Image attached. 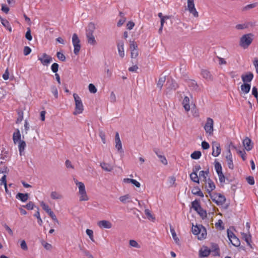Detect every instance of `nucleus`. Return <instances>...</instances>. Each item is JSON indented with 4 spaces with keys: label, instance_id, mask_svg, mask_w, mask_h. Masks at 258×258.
<instances>
[{
    "label": "nucleus",
    "instance_id": "1",
    "mask_svg": "<svg viewBox=\"0 0 258 258\" xmlns=\"http://www.w3.org/2000/svg\"><path fill=\"white\" fill-rule=\"evenodd\" d=\"M254 35L252 33H247L242 36L240 38L239 45L243 49L247 48L253 40Z\"/></svg>",
    "mask_w": 258,
    "mask_h": 258
},
{
    "label": "nucleus",
    "instance_id": "2",
    "mask_svg": "<svg viewBox=\"0 0 258 258\" xmlns=\"http://www.w3.org/2000/svg\"><path fill=\"white\" fill-rule=\"evenodd\" d=\"M191 231L194 235L198 236V238L199 240L204 239L206 237V229L202 225L196 226L192 225Z\"/></svg>",
    "mask_w": 258,
    "mask_h": 258
},
{
    "label": "nucleus",
    "instance_id": "3",
    "mask_svg": "<svg viewBox=\"0 0 258 258\" xmlns=\"http://www.w3.org/2000/svg\"><path fill=\"white\" fill-rule=\"evenodd\" d=\"M73 96L75 101V111L74 112L73 114L74 115H77L82 113L84 110V106L81 98L77 94L74 93Z\"/></svg>",
    "mask_w": 258,
    "mask_h": 258
},
{
    "label": "nucleus",
    "instance_id": "4",
    "mask_svg": "<svg viewBox=\"0 0 258 258\" xmlns=\"http://www.w3.org/2000/svg\"><path fill=\"white\" fill-rule=\"evenodd\" d=\"M212 200L217 205H222L226 201L225 196L220 193H215L214 195L210 194Z\"/></svg>",
    "mask_w": 258,
    "mask_h": 258
},
{
    "label": "nucleus",
    "instance_id": "5",
    "mask_svg": "<svg viewBox=\"0 0 258 258\" xmlns=\"http://www.w3.org/2000/svg\"><path fill=\"white\" fill-rule=\"evenodd\" d=\"M204 130L207 134L209 136H212L214 131V121L212 118L208 117L206 122L204 126Z\"/></svg>",
    "mask_w": 258,
    "mask_h": 258
},
{
    "label": "nucleus",
    "instance_id": "6",
    "mask_svg": "<svg viewBox=\"0 0 258 258\" xmlns=\"http://www.w3.org/2000/svg\"><path fill=\"white\" fill-rule=\"evenodd\" d=\"M72 42L74 47V52L76 55H77L80 50L81 44L80 40L76 33L73 35Z\"/></svg>",
    "mask_w": 258,
    "mask_h": 258
},
{
    "label": "nucleus",
    "instance_id": "7",
    "mask_svg": "<svg viewBox=\"0 0 258 258\" xmlns=\"http://www.w3.org/2000/svg\"><path fill=\"white\" fill-rule=\"evenodd\" d=\"M187 8L189 13L192 14L194 17H198L199 14L195 7L194 0H187Z\"/></svg>",
    "mask_w": 258,
    "mask_h": 258
},
{
    "label": "nucleus",
    "instance_id": "8",
    "mask_svg": "<svg viewBox=\"0 0 258 258\" xmlns=\"http://www.w3.org/2000/svg\"><path fill=\"white\" fill-rule=\"evenodd\" d=\"M212 149L213 152L212 153V155L214 157L218 156L221 152V149L220 148V145L219 143L216 142H214L212 143Z\"/></svg>",
    "mask_w": 258,
    "mask_h": 258
},
{
    "label": "nucleus",
    "instance_id": "9",
    "mask_svg": "<svg viewBox=\"0 0 258 258\" xmlns=\"http://www.w3.org/2000/svg\"><path fill=\"white\" fill-rule=\"evenodd\" d=\"M42 56V57H38V60H40L44 66H47L48 64L50 63L52 60L51 56L47 55L46 53H43Z\"/></svg>",
    "mask_w": 258,
    "mask_h": 258
},
{
    "label": "nucleus",
    "instance_id": "10",
    "mask_svg": "<svg viewBox=\"0 0 258 258\" xmlns=\"http://www.w3.org/2000/svg\"><path fill=\"white\" fill-rule=\"evenodd\" d=\"M241 77L243 83H249L252 80L253 74L252 72H248L244 74H242Z\"/></svg>",
    "mask_w": 258,
    "mask_h": 258
},
{
    "label": "nucleus",
    "instance_id": "11",
    "mask_svg": "<svg viewBox=\"0 0 258 258\" xmlns=\"http://www.w3.org/2000/svg\"><path fill=\"white\" fill-rule=\"evenodd\" d=\"M115 148L117 151L120 153H123V151L122 148V144L121 140L119 138V135L118 132L115 133Z\"/></svg>",
    "mask_w": 258,
    "mask_h": 258
},
{
    "label": "nucleus",
    "instance_id": "12",
    "mask_svg": "<svg viewBox=\"0 0 258 258\" xmlns=\"http://www.w3.org/2000/svg\"><path fill=\"white\" fill-rule=\"evenodd\" d=\"M211 250L207 246H203L199 250V256L200 257H207L209 255Z\"/></svg>",
    "mask_w": 258,
    "mask_h": 258
},
{
    "label": "nucleus",
    "instance_id": "13",
    "mask_svg": "<svg viewBox=\"0 0 258 258\" xmlns=\"http://www.w3.org/2000/svg\"><path fill=\"white\" fill-rule=\"evenodd\" d=\"M243 145L247 151L251 150L253 148V143L248 137H246L242 141Z\"/></svg>",
    "mask_w": 258,
    "mask_h": 258
},
{
    "label": "nucleus",
    "instance_id": "14",
    "mask_svg": "<svg viewBox=\"0 0 258 258\" xmlns=\"http://www.w3.org/2000/svg\"><path fill=\"white\" fill-rule=\"evenodd\" d=\"M227 155L226 156V159L227 162L228 167L230 169H233L234 164L233 163L232 155L231 153L230 150L228 149L227 151Z\"/></svg>",
    "mask_w": 258,
    "mask_h": 258
},
{
    "label": "nucleus",
    "instance_id": "15",
    "mask_svg": "<svg viewBox=\"0 0 258 258\" xmlns=\"http://www.w3.org/2000/svg\"><path fill=\"white\" fill-rule=\"evenodd\" d=\"M117 49L119 56L123 58L124 56V42L123 41H119L117 43Z\"/></svg>",
    "mask_w": 258,
    "mask_h": 258
},
{
    "label": "nucleus",
    "instance_id": "16",
    "mask_svg": "<svg viewBox=\"0 0 258 258\" xmlns=\"http://www.w3.org/2000/svg\"><path fill=\"white\" fill-rule=\"evenodd\" d=\"M187 83L188 86V87L192 90H195V91H199V87L198 85L197 82L192 79H189L187 81Z\"/></svg>",
    "mask_w": 258,
    "mask_h": 258
},
{
    "label": "nucleus",
    "instance_id": "17",
    "mask_svg": "<svg viewBox=\"0 0 258 258\" xmlns=\"http://www.w3.org/2000/svg\"><path fill=\"white\" fill-rule=\"evenodd\" d=\"M202 77L208 81H212L213 77L211 73L207 70H202L201 71Z\"/></svg>",
    "mask_w": 258,
    "mask_h": 258
},
{
    "label": "nucleus",
    "instance_id": "18",
    "mask_svg": "<svg viewBox=\"0 0 258 258\" xmlns=\"http://www.w3.org/2000/svg\"><path fill=\"white\" fill-rule=\"evenodd\" d=\"M98 225L100 228H107V229L111 228L112 227L111 223L109 221H106V220H102V221H99L98 222Z\"/></svg>",
    "mask_w": 258,
    "mask_h": 258
},
{
    "label": "nucleus",
    "instance_id": "19",
    "mask_svg": "<svg viewBox=\"0 0 258 258\" xmlns=\"http://www.w3.org/2000/svg\"><path fill=\"white\" fill-rule=\"evenodd\" d=\"M29 196V194L28 193L23 194L18 192L16 196V198L20 200L22 202H25L28 200Z\"/></svg>",
    "mask_w": 258,
    "mask_h": 258
},
{
    "label": "nucleus",
    "instance_id": "20",
    "mask_svg": "<svg viewBox=\"0 0 258 258\" xmlns=\"http://www.w3.org/2000/svg\"><path fill=\"white\" fill-rule=\"evenodd\" d=\"M95 30V24L92 22L89 23L87 27L86 28V35L93 34Z\"/></svg>",
    "mask_w": 258,
    "mask_h": 258
},
{
    "label": "nucleus",
    "instance_id": "21",
    "mask_svg": "<svg viewBox=\"0 0 258 258\" xmlns=\"http://www.w3.org/2000/svg\"><path fill=\"white\" fill-rule=\"evenodd\" d=\"M248 233V234L245 233H241L242 238L245 241L247 245L252 248V246L250 244L251 242V236L249 232Z\"/></svg>",
    "mask_w": 258,
    "mask_h": 258
},
{
    "label": "nucleus",
    "instance_id": "22",
    "mask_svg": "<svg viewBox=\"0 0 258 258\" xmlns=\"http://www.w3.org/2000/svg\"><path fill=\"white\" fill-rule=\"evenodd\" d=\"M13 140L15 144H16L18 142L21 141V134L18 128H17L16 130V132L14 133L13 135Z\"/></svg>",
    "mask_w": 258,
    "mask_h": 258
},
{
    "label": "nucleus",
    "instance_id": "23",
    "mask_svg": "<svg viewBox=\"0 0 258 258\" xmlns=\"http://www.w3.org/2000/svg\"><path fill=\"white\" fill-rule=\"evenodd\" d=\"M74 181L76 184L78 186L80 194L86 191L85 186L83 182H79L77 180H75V179Z\"/></svg>",
    "mask_w": 258,
    "mask_h": 258
},
{
    "label": "nucleus",
    "instance_id": "24",
    "mask_svg": "<svg viewBox=\"0 0 258 258\" xmlns=\"http://www.w3.org/2000/svg\"><path fill=\"white\" fill-rule=\"evenodd\" d=\"M182 104L186 111H188L190 110L189 99L187 96L184 97L182 101Z\"/></svg>",
    "mask_w": 258,
    "mask_h": 258
},
{
    "label": "nucleus",
    "instance_id": "25",
    "mask_svg": "<svg viewBox=\"0 0 258 258\" xmlns=\"http://www.w3.org/2000/svg\"><path fill=\"white\" fill-rule=\"evenodd\" d=\"M241 90L245 94H247L251 88L250 84L249 83H243L241 85Z\"/></svg>",
    "mask_w": 258,
    "mask_h": 258
},
{
    "label": "nucleus",
    "instance_id": "26",
    "mask_svg": "<svg viewBox=\"0 0 258 258\" xmlns=\"http://www.w3.org/2000/svg\"><path fill=\"white\" fill-rule=\"evenodd\" d=\"M207 182L208 183V186L210 188L207 189V191L208 192V193L211 194L210 192L215 188L216 186L214 182L212 180L211 178H208L207 179Z\"/></svg>",
    "mask_w": 258,
    "mask_h": 258
},
{
    "label": "nucleus",
    "instance_id": "27",
    "mask_svg": "<svg viewBox=\"0 0 258 258\" xmlns=\"http://www.w3.org/2000/svg\"><path fill=\"white\" fill-rule=\"evenodd\" d=\"M0 20L2 24V25L6 27L7 29L9 30V31H12V28L10 26L9 22L6 20L3 19L1 16H0Z\"/></svg>",
    "mask_w": 258,
    "mask_h": 258
},
{
    "label": "nucleus",
    "instance_id": "28",
    "mask_svg": "<svg viewBox=\"0 0 258 258\" xmlns=\"http://www.w3.org/2000/svg\"><path fill=\"white\" fill-rule=\"evenodd\" d=\"M209 174V168H208L206 170H202L200 171L199 176L200 177H203L204 178L203 181L206 182L207 180V176H208Z\"/></svg>",
    "mask_w": 258,
    "mask_h": 258
},
{
    "label": "nucleus",
    "instance_id": "29",
    "mask_svg": "<svg viewBox=\"0 0 258 258\" xmlns=\"http://www.w3.org/2000/svg\"><path fill=\"white\" fill-rule=\"evenodd\" d=\"M100 166L105 171H111L112 170V167L108 163L102 162L100 163Z\"/></svg>",
    "mask_w": 258,
    "mask_h": 258
},
{
    "label": "nucleus",
    "instance_id": "30",
    "mask_svg": "<svg viewBox=\"0 0 258 258\" xmlns=\"http://www.w3.org/2000/svg\"><path fill=\"white\" fill-rule=\"evenodd\" d=\"M191 192L193 195H197L201 197H204L203 193L202 192L200 188L198 186L195 187L194 188L191 190Z\"/></svg>",
    "mask_w": 258,
    "mask_h": 258
},
{
    "label": "nucleus",
    "instance_id": "31",
    "mask_svg": "<svg viewBox=\"0 0 258 258\" xmlns=\"http://www.w3.org/2000/svg\"><path fill=\"white\" fill-rule=\"evenodd\" d=\"M50 197L53 200H60L62 198V196L56 191H52L50 194Z\"/></svg>",
    "mask_w": 258,
    "mask_h": 258
},
{
    "label": "nucleus",
    "instance_id": "32",
    "mask_svg": "<svg viewBox=\"0 0 258 258\" xmlns=\"http://www.w3.org/2000/svg\"><path fill=\"white\" fill-rule=\"evenodd\" d=\"M201 205L200 202L198 200H195L191 202V208L196 211H198V210L201 208Z\"/></svg>",
    "mask_w": 258,
    "mask_h": 258
},
{
    "label": "nucleus",
    "instance_id": "33",
    "mask_svg": "<svg viewBox=\"0 0 258 258\" xmlns=\"http://www.w3.org/2000/svg\"><path fill=\"white\" fill-rule=\"evenodd\" d=\"M79 247L80 251L83 252L84 255H86L88 258H94L92 255L90 253L89 251L82 247L80 244H79Z\"/></svg>",
    "mask_w": 258,
    "mask_h": 258
},
{
    "label": "nucleus",
    "instance_id": "34",
    "mask_svg": "<svg viewBox=\"0 0 258 258\" xmlns=\"http://www.w3.org/2000/svg\"><path fill=\"white\" fill-rule=\"evenodd\" d=\"M26 146V144L24 141L22 140V141H20L19 142L18 148H19V151L20 155H22V153L25 150Z\"/></svg>",
    "mask_w": 258,
    "mask_h": 258
},
{
    "label": "nucleus",
    "instance_id": "35",
    "mask_svg": "<svg viewBox=\"0 0 258 258\" xmlns=\"http://www.w3.org/2000/svg\"><path fill=\"white\" fill-rule=\"evenodd\" d=\"M232 147L237 151V154H238L239 155H240L243 161H245L246 160V156H245L246 153L244 151H241L239 150H237L236 147H235L234 145H232Z\"/></svg>",
    "mask_w": 258,
    "mask_h": 258
},
{
    "label": "nucleus",
    "instance_id": "36",
    "mask_svg": "<svg viewBox=\"0 0 258 258\" xmlns=\"http://www.w3.org/2000/svg\"><path fill=\"white\" fill-rule=\"evenodd\" d=\"M87 38L88 42L93 45H94L96 44V41L95 40V37L93 34L86 35Z\"/></svg>",
    "mask_w": 258,
    "mask_h": 258
},
{
    "label": "nucleus",
    "instance_id": "37",
    "mask_svg": "<svg viewBox=\"0 0 258 258\" xmlns=\"http://www.w3.org/2000/svg\"><path fill=\"white\" fill-rule=\"evenodd\" d=\"M202 156V153L200 151H195L191 153L190 157L192 159H199Z\"/></svg>",
    "mask_w": 258,
    "mask_h": 258
},
{
    "label": "nucleus",
    "instance_id": "38",
    "mask_svg": "<svg viewBox=\"0 0 258 258\" xmlns=\"http://www.w3.org/2000/svg\"><path fill=\"white\" fill-rule=\"evenodd\" d=\"M198 214L200 216V217L203 219H205L207 217V212L206 210H204L201 207V208L198 210V211H196Z\"/></svg>",
    "mask_w": 258,
    "mask_h": 258
},
{
    "label": "nucleus",
    "instance_id": "39",
    "mask_svg": "<svg viewBox=\"0 0 258 258\" xmlns=\"http://www.w3.org/2000/svg\"><path fill=\"white\" fill-rule=\"evenodd\" d=\"M190 179L194 182L199 183V178L198 176L197 173L192 172L190 174Z\"/></svg>",
    "mask_w": 258,
    "mask_h": 258
},
{
    "label": "nucleus",
    "instance_id": "40",
    "mask_svg": "<svg viewBox=\"0 0 258 258\" xmlns=\"http://www.w3.org/2000/svg\"><path fill=\"white\" fill-rule=\"evenodd\" d=\"M37 211L34 214V216L37 218V222H38V224L40 226H41L42 224L43 221H42V219L40 217V213H39V208L38 207H37Z\"/></svg>",
    "mask_w": 258,
    "mask_h": 258
},
{
    "label": "nucleus",
    "instance_id": "41",
    "mask_svg": "<svg viewBox=\"0 0 258 258\" xmlns=\"http://www.w3.org/2000/svg\"><path fill=\"white\" fill-rule=\"evenodd\" d=\"M230 242L232 243V244L233 246H234L235 247H238L240 244V242L239 239L236 236L233 237L232 238L231 241H230Z\"/></svg>",
    "mask_w": 258,
    "mask_h": 258
},
{
    "label": "nucleus",
    "instance_id": "42",
    "mask_svg": "<svg viewBox=\"0 0 258 258\" xmlns=\"http://www.w3.org/2000/svg\"><path fill=\"white\" fill-rule=\"evenodd\" d=\"M215 169L217 174L222 172V168L219 162L215 161Z\"/></svg>",
    "mask_w": 258,
    "mask_h": 258
},
{
    "label": "nucleus",
    "instance_id": "43",
    "mask_svg": "<svg viewBox=\"0 0 258 258\" xmlns=\"http://www.w3.org/2000/svg\"><path fill=\"white\" fill-rule=\"evenodd\" d=\"M165 80H166V78L165 76L160 77V78L158 81L157 86V87L160 88V90L162 89L163 84L164 83Z\"/></svg>",
    "mask_w": 258,
    "mask_h": 258
},
{
    "label": "nucleus",
    "instance_id": "44",
    "mask_svg": "<svg viewBox=\"0 0 258 258\" xmlns=\"http://www.w3.org/2000/svg\"><path fill=\"white\" fill-rule=\"evenodd\" d=\"M145 214L146 215V216H147V217L148 219L149 220H151V221H155V217H154V216L152 215V214H151V213L149 209H146V210H145Z\"/></svg>",
    "mask_w": 258,
    "mask_h": 258
},
{
    "label": "nucleus",
    "instance_id": "45",
    "mask_svg": "<svg viewBox=\"0 0 258 258\" xmlns=\"http://www.w3.org/2000/svg\"><path fill=\"white\" fill-rule=\"evenodd\" d=\"M130 199V196L129 195H125L123 196L119 197V200L123 204L129 202L128 200Z\"/></svg>",
    "mask_w": 258,
    "mask_h": 258
},
{
    "label": "nucleus",
    "instance_id": "46",
    "mask_svg": "<svg viewBox=\"0 0 258 258\" xmlns=\"http://www.w3.org/2000/svg\"><path fill=\"white\" fill-rule=\"evenodd\" d=\"M47 214L54 222H55L58 224H59V222L58 220H57L55 215L54 214V212L51 210L50 211H49L47 213Z\"/></svg>",
    "mask_w": 258,
    "mask_h": 258
},
{
    "label": "nucleus",
    "instance_id": "47",
    "mask_svg": "<svg viewBox=\"0 0 258 258\" xmlns=\"http://www.w3.org/2000/svg\"><path fill=\"white\" fill-rule=\"evenodd\" d=\"M23 208H26L28 210H33V208L35 207V205L34 203H33L31 201H30L28 204H27L26 205L22 206Z\"/></svg>",
    "mask_w": 258,
    "mask_h": 258
},
{
    "label": "nucleus",
    "instance_id": "48",
    "mask_svg": "<svg viewBox=\"0 0 258 258\" xmlns=\"http://www.w3.org/2000/svg\"><path fill=\"white\" fill-rule=\"evenodd\" d=\"M170 232L171 233L172 237H173V239L175 240V242L176 243H178V242L179 241V239L177 237L174 229L173 228H172L171 227H170Z\"/></svg>",
    "mask_w": 258,
    "mask_h": 258
},
{
    "label": "nucleus",
    "instance_id": "49",
    "mask_svg": "<svg viewBox=\"0 0 258 258\" xmlns=\"http://www.w3.org/2000/svg\"><path fill=\"white\" fill-rule=\"evenodd\" d=\"M42 209L47 213L49 211L51 210V209L49 208L48 205H46L43 201H42L40 203Z\"/></svg>",
    "mask_w": 258,
    "mask_h": 258
},
{
    "label": "nucleus",
    "instance_id": "50",
    "mask_svg": "<svg viewBox=\"0 0 258 258\" xmlns=\"http://www.w3.org/2000/svg\"><path fill=\"white\" fill-rule=\"evenodd\" d=\"M59 65L58 63L54 62L51 66V70L53 73L56 74L58 70Z\"/></svg>",
    "mask_w": 258,
    "mask_h": 258
},
{
    "label": "nucleus",
    "instance_id": "51",
    "mask_svg": "<svg viewBox=\"0 0 258 258\" xmlns=\"http://www.w3.org/2000/svg\"><path fill=\"white\" fill-rule=\"evenodd\" d=\"M41 243L46 249L50 250L52 248V245L44 240H42Z\"/></svg>",
    "mask_w": 258,
    "mask_h": 258
},
{
    "label": "nucleus",
    "instance_id": "52",
    "mask_svg": "<svg viewBox=\"0 0 258 258\" xmlns=\"http://www.w3.org/2000/svg\"><path fill=\"white\" fill-rule=\"evenodd\" d=\"M251 94L256 99L258 102V90L255 86H253L252 88Z\"/></svg>",
    "mask_w": 258,
    "mask_h": 258
},
{
    "label": "nucleus",
    "instance_id": "53",
    "mask_svg": "<svg viewBox=\"0 0 258 258\" xmlns=\"http://www.w3.org/2000/svg\"><path fill=\"white\" fill-rule=\"evenodd\" d=\"M51 91L54 96V97L57 98L58 97V91L56 87L55 86L52 85L51 87Z\"/></svg>",
    "mask_w": 258,
    "mask_h": 258
},
{
    "label": "nucleus",
    "instance_id": "54",
    "mask_svg": "<svg viewBox=\"0 0 258 258\" xmlns=\"http://www.w3.org/2000/svg\"><path fill=\"white\" fill-rule=\"evenodd\" d=\"M169 88L171 90H175L177 88H178V85L177 83L175 82V81H174L173 80H171V84Z\"/></svg>",
    "mask_w": 258,
    "mask_h": 258
},
{
    "label": "nucleus",
    "instance_id": "55",
    "mask_svg": "<svg viewBox=\"0 0 258 258\" xmlns=\"http://www.w3.org/2000/svg\"><path fill=\"white\" fill-rule=\"evenodd\" d=\"M130 48L131 51L138 49V45L134 41H130Z\"/></svg>",
    "mask_w": 258,
    "mask_h": 258
},
{
    "label": "nucleus",
    "instance_id": "56",
    "mask_svg": "<svg viewBox=\"0 0 258 258\" xmlns=\"http://www.w3.org/2000/svg\"><path fill=\"white\" fill-rule=\"evenodd\" d=\"M25 37L29 41H31L32 39V36L31 35V29L30 28H27V31L25 34Z\"/></svg>",
    "mask_w": 258,
    "mask_h": 258
},
{
    "label": "nucleus",
    "instance_id": "57",
    "mask_svg": "<svg viewBox=\"0 0 258 258\" xmlns=\"http://www.w3.org/2000/svg\"><path fill=\"white\" fill-rule=\"evenodd\" d=\"M213 251L215 252L214 255H219V248L218 245L216 244H214L213 245Z\"/></svg>",
    "mask_w": 258,
    "mask_h": 258
},
{
    "label": "nucleus",
    "instance_id": "58",
    "mask_svg": "<svg viewBox=\"0 0 258 258\" xmlns=\"http://www.w3.org/2000/svg\"><path fill=\"white\" fill-rule=\"evenodd\" d=\"M56 56L60 60L62 61H66V56L62 53H61L60 52H57L56 53Z\"/></svg>",
    "mask_w": 258,
    "mask_h": 258
},
{
    "label": "nucleus",
    "instance_id": "59",
    "mask_svg": "<svg viewBox=\"0 0 258 258\" xmlns=\"http://www.w3.org/2000/svg\"><path fill=\"white\" fill-rule=\"evenodd\" d=\"M80 201H86L88 200V198L87 195L86 191L84 192L83 193L80 194Z\"/></svg>",
    "mask_w": 258,
    "mask_h": 258
},
{
    "label": "nucleus",
    "instance_id": "60",
    "mask_svg": "<svg viewBox=\"0 0 258 258\" xmlns=\"http://www.w3.org/2000/svg\"><path fill=\"white\" fill-rule=\"evenodd\" d=\"M88 89L89 91L92 93H95L97 92V89L94 85L93 84H90L88 86Z\"/></svg>",
    "mask_w": 258,
    "mask_h": 258
},
{
    "label": "nucleus",
    "instance_id": "61",
    "mask_svg": "<svg viewBox=\"0 0 258 258\" xmlns=\"http://www.w3.org/2000/svg\"><path fill=\"white\" fill-rule=\"evenodd\" d=\"M158 158L160 159V162L163 164H164V165H166L167 164V160L166 157L163 154H161L160 156H159Z\"/></svg>",
    "mask_w": 258,
    "mask_h": 258
},
{
    "label": "nucleus",
    "instance_id": "62",
    "mask_svg": "<svg viewBox=\"0 0 258 258\" xmlns=\"http://www.w3.org/2000/svg\"><path fill=\"white\" fill-rule=\"evenodd\" d=\"M248 28V25L246 24H237L235 26V28L237 30H242Z\"/></svg>",
    "mask_w": 258,
    "mask_h": 258
},
{
    "label": "nucleus",
    "instance_id": "63",
    "mask_svg": "<svg viewBox=\"0 0 258 258\" xmlns=\"http://www.w3.org/2000/svg\"><path fill=\"white\" fill-rule=\"evenodd\" d=\"M86 234L88 235V236L89 237L90 239L92 241H94V239H93V230H92L91 229H87L86 230Z\"/></svg>",
    "mask_w": 258,
    "mask_h": 258
},
{
    "label": "nucleus",
    "instance_id": "64",
    "mask_svg": "<svg viewBox=\"0 0 258 258\" xmlns=\"http://www.w3.org/2000/svg\"><path fill=\"white\" fill-rule=\"evenodd\" d=\"M227 236L230 241H231L232 238L235 236V235L230 229H228L227 230Z\"/></svg>",
    "mask_w": 258,
    "mask_h": 258
}]
</instances>
